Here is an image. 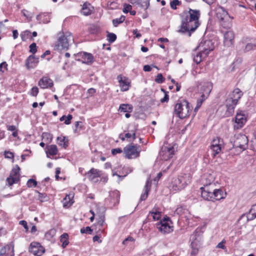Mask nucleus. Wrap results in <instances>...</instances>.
<instances>
[{
	"instance_id": "nucleus-1",
	"label": "nucleus",
	"mask_w": 256,
	"mask_h": 256,
	"mask_svg": "<svg viewBox=\"0 0 256 256\" xmlns=\"http://www.w3.org/2000/svg\"><path fill=\"white\" fill-rule=\"evenodd\" d=\"M200 12L198 10L190 9L188 14L182 20L180 28L178 32H192L200 26L199 18Z\"/></svg>"
},
{
	"instance_id": "nucleus-2",
	"label": "nucleus",
	"mask_w": 256,
	"mask_h": 256,
	"mask_svg": "<svg viewBox=\"0 0 256 256\" xmlns=\"http://www.w3.org/2000/svg\"><path fill=\"white\" fill-rule=\"evenodd\" d=\"M205 190L202 192V197L207 200H220L226 198V193L221 188L216 187L208 188L206 186Z\"/></svg>"
},
{
	"instance_id": "nucleus-3",
	"label": "nucleus",
	"mask_w": 256,
	"mask_h": 256,
	"mask_svg": "<svg viewBox=\"0 0 256 256\" xmlns=\"http://www.w3.org/2000/svg\"><path fill=\"white\" fill-rule=\"evenodd\" d=\"M191 111L192 108L186 100L178 101L174 106V114L181 119L188 117Z\"/></svg>"
},
{
	"instance_id": "nucleus-4",
	"label": "nucleus",
	"mask_w": 256,
	"mask_h": 256,
	"mask_svg": "<svg viewBox=\"0 0 256 256\" xmlns=\"http://www.w3.org/2000/svg\"><path fill=\"white\" fill-rule=\"evenodd\" d=\"M191 182V176L190 174H182L178 176L172 182V188L174 190L184 189Z\"/></svg>"
},
{
	"instance_id": "nucleus-5",
	"label": "nucleus",
	"mask_w": 256,
	"mask_h": 256,
	"mask_svg": "<svg viewBox=\"0 0 256 256\" xmlns=\"http://www.w3.org/2000/svg\"><path fill=\"white\" fill-rule=\"evenodd\" d=\"M248 142V138L246 135L240 134H236L233 142V148L242 152L247 148Z\"/></svg>"
},
{
	"instance_id": "nucleus-6",
	"label": "nucleus",
	"mask_w": 256,
	"mask_h": 256,
	"mask_svg": "<svg viewBox=\"0 0 256 256\" xmlns=\"http://www.w3.org/2000/svg\"><path fill=\"white\" fill-rule=\"evenodd\" d=\"M174 154V150L173 146L164 144L162 147L160 156L162 160H168Z\"/></svg>"
},
{
	"instance_id": "nucleus-7",
	"label": "nucleus",
	"mask_w": 256,
	"mask_h": 256,
	"mask_svg": "<svg viewBox=\"0 0 256 256\" xmlns=\"http://www.w3.org/2000/svg\"><path fill=\"white\" fill-rule=\"evenodd\" d=\"M171 224L169 218H164L158 224L157 228L162 233L168 234L173 230V227L170 226Z\"/></svg>"
},
{
	"instance_id": "nucleus-8",
	"label": "nucleus",
	"mask_w": 256,
	"mask_h": 256,
	"mask_svg": "<svg viewBox=\"0 0 256 256\" xmlns=\"http://www.w3.org/2000/svg\"><path fill=\"white\" fill-rule=\"evenodd\" d=\"M140 151V148L138 150L136 146L134 145H128L124 148L125 156L129 159L138 157Z\"/></svg>"
},
{
	"instance_id": "nucleus-9",
	"label": "nucleus",
	"mask_w": 256,
	"mask_h": 256,
	"mask_svg": "<svg viewBox=\"0 0 256 256\" xmlns=\"http://www.w3.org/2000/svg\"><path fill=\"white\" fill-rule=\"evenodd\" d=\"M223 146V140L218 137H216L212 140L210 144V150L212 151L213 156L220 153L222 148Z\"/></svg>"
},
{
	"instance_id": "nucleus-10",
	"label": "nucleus",
	"mask_w": 256,
	"mask_h": 256,
	"mask_svg": "<svg viewBox=\"0 0 256 256\" xmlns=\"http://www.w3.org/2000/svg\"><path fill=\"white\" fill-rule=\"evenodd\" d=\"M71 40H74L70 33H62L58 38V46L62 48H68Z\"/></svg>"
},
{
	"instance_id": "nucleus-11",
	"label": "nucleus",
	"mask_w": 256,
	"mask_h": 256,
	"mask_svg": "<svg viewBox=\"0 0 256 256\" xmlns=\"http://www.w3.org/2000/svg\"><path fill=\"white\" fill-rule=\"evenodd\" d=\"M20 168L18 165L12 170L9 177L6 178V182L9 186L18 183L20 180Z\"/></svg>"
},
{
	"instance_id": "nucleus-12",
	"label": "nucleus",
	"mask_w": 256,
	"mask_h": 256,
	"mask_svg": "<svg viewBox=\"0 0 256 256\" xmlns=\"http://www.w3.org/2000/svg\"><path fill=\"white\" fill-rule=\"evenodd\" d=\"M214 49V46L212 40H205L202 41L196 48L198 50H201L208 55L210 52L213 50Z\"/></svg>"
},
{
	"instance_id": "nucleus-13",
	"label": "nucleus",
	"mask_w": 256,
	"mask_h": 256,
	"mask_svg": "<svg viewBox=\"0 0 256 256\" xmlns=\"http://www.w3.org/2000/svg\"><path fill=\"white\" fill-rule=\"evenodd\" d=\"M29 252L35 256H41L45 250L39 242H33L30 244Z\"/></svg>"
},
{
	"instance_id": "nucleus-14",
	"label": "nucleus",
	"mask_w": 256,
	"mask_h": 256,
	"mask_svg": "<svg viewBox=\"0 0 256 256\" xmlns=\"http://www.w3.org/2000/svg\"><path fill=\"white\" fill-rule=\"evenodd\" d=\"M102 175V172L94 168H91L86 174V177L92 182H96Z\"/></svg>"
},
{
	"instance_id": "nucleus-15",
	"label": "nucleus",
	"mask_w": 256,
	"mask_h": 256,
	"mask_svg": "<svg viewBox=\"0 0 256 256\" xmlns=\"http://www.w3.org/2000/svg\"><path fill=\"white\" fill-rule=\"evenodd\" d=\"M214 177L211 174H206L204 176L202 184L204 186L200 188L201 192L205 190L206 186L208 188L216 187L215 183L214 182Z\"/></svg>"
},
{
	"instance_id": "nucleus-16",
	"label": "nucleus",
	"mask_w": 256,
	"mask_h": 256,
	"mask_svg": "<svg viewBox=\"0 0 256 256\" xmlns=\"http://www.w3.org/2000/svg\"><path fill=\"white\" fill-rule=\"evenodd\" d=\"M246 120V116L242 113H238L235 116V122L234 125V129H240L245 124Z\"/></svg>"
},
{
	"instance_id": "nucleus-17",
	"label": "nucleus",
	"mask_w": 256,
	"mask_h": 256,
	"mask_svg": "<svg viewBox=\"0 0 256 256\" xmlns=\"http://www.w3.org/2000/svg\"><path fill=\"white\" fill-rule=\"evenodd\" d=\"M237 103L234 100L230 99L228 98L226 100L225 104L226 108V114L228 116L232 115L234 112V110Z\"/></svg>"
},
{
	"instance_id": "nucleus-18",
	"label": "nucleus",
	"mask_w": 256,
	"mask_h": 256,
	"mask_svg": "<svg viewBox=\"0 0 256 256\" xmlns=\"http://www.w3.org/2000/svg\"><path fill=\"white\" fill-rule=\"evenodd\" d=\"M14 244H7L0 250V256H14Z\"/></svg>"
},
{
	"instance_id": "nucleus-19",
	"label": "nucleus",
	"mask_w": 256,
	"mask_h": 256,
	"mask_svg": "<svg viewBox=\"0 0 256 256\" xmlns=\"http://www.w3.org/2000/svg\"><path fill=\"white\" fill-rule=\"evenodd\" d=\"M38 85L41 88H52L53 85V81L48 76H43L40 80Z\"/></svg>"
},
{
	"instance_id": "nucleus-20",
	"label": "nucleus",
	"mask_w": 256,
	"mask_h": 256,
	"mask_svg": "<svg viewBox=\"0 0 256 256\" xmlns=\"http://www.w3.org/2000/svg\"><path fill=\"white\" fill-rule=\"evenodd\" d=\"M38 58L32 54L26 60V66L28 69L35 68L38 63Z\"/></svg>"
},
{
	"instance_id": "nucleus-21",
	"label": "nucleus",
	"mask_w": 256,
	"mask_h": 256,
	"mask_svg": "<svg viewBox=\"0 0 256 256\" xmlns=\"http://www.w3.org/2000/svg\"><path fill=\"white\" fill-rule=\"evenodd\" d=\"M207 56V54L201 50H198L196 48L192 53L194 61L197 64H200Z\"/></svg>"
},
{
	"instance_id": "nucleus-22",
	"label": "nucleus",
	"mask_w": 256,
	"mask_h": 256,
	"mask_svg": "<svg viewBox=\"0 0 256 256\" xmlns=\"http://www.w3.org/2000/svg\"><path fill=\"white\" fill-rule=\"evenodd\" d=\"M94 8L92 5L88 2H85L80 10L81 13L84 16H90L94 12Z\"/></svg>"
},
{
	"instance_id": "nucleus-23",
	"label": "nucleus",
	"mask_w": 256,
	"mask_h": 256,
	"mask_svg": "<svg viewBox=\"0 0 256 256\" xmlns=\"http://www.w3.org/2000/svg\"><path fill=\"white\" fill-rule=\"evenodd\" d=\"M234 33H224V44L227 47L232 46L234 42Z\"/></svg>"
},
{
	"instance_id": "nucleus-24",
	"label": "nucleus",
	"mask_w": 256,
	"mask_h": 256,
	"mask_svg": "<svg viewBox=\"0 0 256 256\" xmlns=\"http://www.w3.org/2000/svg\"><path fill=\"white\" fill-rule=\"evenodd\" d=\"M222 10L223 16L220 18V20L222 21L221 25L224 28L226 29H228L231 27L232 23L230 21L226 22L224 20H226L228 18H230V16H229L227 12V11L225 10L223 8H222Z\"/></svg>"
},
{
	"instance_id": "nucleus-25",
	"label": "nucleus",
	"mask_w": 256,
	"mask_h": 256,
	"mask_svg": "<svg viewBox=\"0 0 256 256\" xmlns=\"http://www.w3.org/2000/svg\"><path fill=\"white\" fill-rule=\"evenodd\" d=\"M110 202L112 204L110 206H114L119 202L120 192L116 190L110 193Z\"/></svg>"
},
{
	"instance_id": "nucleus-26",
	"label": "nucleus",
	"mask_w": 256,
	"mask_h": 256,
	"mask_svg": "<svg viewBox=\"0 0 256 256\" xmlns=\"http://www.w3.org/2000/svg\"><path fill=\"white\" fill-rule=\"evenodd\" d=\"M242 95L243 92L242 91H241L240 89L236 88H235L229 95L228 98L232 100H234V101L238 102Z\"/></svg>"
},
{
	"instance_id": "nucleus-27",
	"label": "nucleus",
	"mask_w": 256,
	"mask_h": 256,
	"mask_svg": "<svg viewBox=\"0 0 256 256\" xmlns=\"http://www.w3.org/2000/svg\"><path fill=\"white\" fill-rule=\"evenodd\" d=\"M81 56L82 58L84 60L83 62L87 64H90L94 61V58L90 53L83 52L82 53Z\"/></svg>"
},
{
	"instance_id": "nucleus-28",
	"label": "nucleus",
	"mask_w": 256,
	"mask_h": 256,
	"mask_svg": "<svg viewBox=\"0 0 256 256\" xmlns=\"http://www.w3.org/2000/svg\"><path fill=\"white\" fill-rule=\"evenodd\" d=\"M40 23L47 24L50 22V16L48 13H42L36 16V18Z\"/></svg>"
},
{
	"instance_id": "nucleus-29",
	"label": "nucleus",
	"mask_w": 256,
	"mask_h": 256,
	"mask_svg": "<svg viewBox=\"0 0 256 256\" xmlns=\"http://www.w3.org/2000/svg\"><path fill=\"white\" fill-rule=\"evenodd\" d=\"M212 84L210 82L204 83L201 87L200 90L202 91V94L204 95L206 94L208 96L212 90Z\"/></svg>"
},
{
	"instance_id": "nucleus-30",
	"label": "nucleus",
	"mask_w": 256,
	"mask_h": 256,
	"mask_svg": "<svg viewBox=\"0 0 256 256\" xmlns=\"http://www.w3.org/2000/svg\"><path fill=\"white\" fill-rule=\"evenodd\" d=\"M151 186V182L148 180L144 187V192L141 194L140 200H144L148 196V192Z\"/></svg>"
},
{
	"instance_id": "nucleus-31",
	"label": "nucleus",
	"mask_w": 256,
	"mask_h": 256,
	"mask_svg": "<svg viewBox=\"0 0 256 256\" xmlns=\"http://www.w3.org/2000/svg\"><path fill=\"white\" fill-rule=\"evenodd\" d=\"M46 153L47 154H50L52 156L56 155L58 153V150L56 145L51 144L47 146L46 147Z\"/></svg>"
},
{
	"instance_id": "nucleus-32",
	"label": "nucleus",
	"mask_w": 256,
	"mask_h": 256,
	"mask_svg": "<svg viewBox=\"0 0 256 256\" xmlns=\"http://www.w3.org/2000/svg\"><path fill=\"white\" fill-rule=\"evenodd\" d=\"M120 86L122 90L126 91L128 90L130 83L126 80H123L122 78L120 76L118 77Z\"/></svg>"
},
{
	"instance_id": "nucleus-33",
	"label": "nucleus",
	"mask_w": 256,
	"mask_h": 256,
	"mask_svg": "<svg viewBox=\"0 0 256 256\" xmlns=\"http://www.w3.org/2000/svg\"><path fill=\"white\" fill-rule=\"evenodd\" d=\"M198 233V232H197V230H195V232H194V234L190 236V240H192V242H191V246H192V250L191 252V254H193V255H196L198 252V249L196 248H194V245L195 244L194 240L196 239V236Z\"/></svg>"
},
{
	"instance_id": "nucleus-34",
	"label": "nucleus",
	"mask_w": 256,
	"mask_h": 256,
	"mask_svg": "<svg viewBox=\"0 0 256 256\" xmlns=\"http://www.w3.org/2000/svg\"><path fill=\"white\" fill-rule=\"evenodd\" d=\"M60 241L62 243V247L66 248L69 244L68 234L67 233L62 234L60 236Z\"/></svg>"
},
{
	"instance_id": "nucleus-35",
	"label": "nucleus",
	"mask_w": 256,
	"mask_h": 256,
	"mask_svg": "<svg viewBox=\"0 0 256 256\" xmlns=\"http://www.w3.org/2000/svg\"><path fill=\"white\" fill-rule=\"evenodd\" d=\"M256 218V205H254L250 210L249 213L247 215L248 220H251Z\"/></svg>"
},
{
	"instance_id": "nucleus-36",
	"label": "nucleus",
	"mask_w": 256,
	"mask_h": 256,
	"mask_svg": "<svg viewBox=\"0 0 256 256\" xmlns=\"http://www.w3.org/2000/svg\"><path fill=\"white\" fill-rule=\"evenodd\" d=\"M119 110L124 112H131L132 107L128 104H122L120 106Z\"/></svg>"
},
{
	"instance_id": "nucleus-37",
	"label": "nucleus",
	"mask_w": 256,
	"mask_h": 256,
	"mask_svg": "<svg viewBox=\"0 0 256 256\" xmlns=\"http://www.w3.org/2000/svg\"><path fill=\"white\" fill-rule=\"evenodd\" d=\"M72 118V114H68L67 116H62L60 118V122H62L64 120V124H70L71 122V120Z\"/></svg>"
},
{
	"instance_id": "nucleus-38",
	"label": "nucleus",
	"mask_w": 256,
	"mask_h": 256,
	"mask_svg": "<svg viewBox=\"0 0 256 256\" xmlns=\"http://www.w3.org/2000/svg\"><path fill=\"white\" fill-rule=\"evenodd\" d=\"M22 15L26 18V19L28 22L30 21L32 18L34 16L33 14L25 10H22Z\"/></svg>"
},
{
	"instance_id": "nucleus-39",
	"label": "nucleus",
	"mask_w": 256,
	"mask_h": 256,
	"mask_svg": "<svg viewBox=\"0 0 256 256\" xmlns=\"http://www.w3.org/2000/svg\"><path fill=\"white\" fill-rule=\"evenodd\" d=\"M74 202L70 200V195H67L63 200V206L64 207L71 206Z\"/></svg>"
},
{
	"instance_id": "nucleus-40",
	"label": "nucleus",
	"mask_w": 256,
	"mask_h": 256,
	"mask_svg": "<svg viewBox=\"0 0 256 256\" xmlns=\"http://www.w3.org/2000/svg\"><path fill=\"white\" fill-rule=\"evenodd\" d=\"M125 20L124 16H121L119 18H116L112 20V24L114 26H118L120 24L122 23Z\"/></svg>"
},
{
	"instance_id": "nucleus-41",
	"label": "nucleus",
	"mask_w": 256,
	"mask_h": 256,
	"mask_svg": "<svg viewBox=\"0 0 256 256\" xmlns=\"http://www.w3.org/2000/svg\"><path fill=\"white\" fill-rule=\"evenodd\" d=\"M105 224V216L104 213L100 214L98 216V224L100 226H103Z\"/></svg>"
},
{
	"instance_id": "nucleus-42",
	"label": "nucleus",
	"mask_w": 256,
	"mask_h": 256,
	"mask_svg": "<svg viewBox=\"0 0 256 256\" xmlns=\"http://www.w3.org/2000/svg\"><path fill=\"white\" fill-rule=\"evenodd\" d=\"M55 234L56 230L52 229L46 233L45 237L47 240H50L54 236Z\"/></svg>"
},
{
	"instance_id": "nucleus-43",
	"label": "nucleus",
	"mask_w": 256,
	"mask_h": 256,
	"mask_svg": "<svg viewBox=\"0 0 256 256\" xmlns=\"http://www.w3.org/2000/svg\"><path fill=\"white\" fill-rule=\"evenodd\" d=\"M107 40L110 43L114 42L116 39V36L114 33H108Z\"/></svg>"
},
{
	"instance_id": "nucleus-44",
	"label": "nucleus",
	"mask_w": 256,
	"mask_h": 256,
	"mask_svg": "<svg viewBox=\"0 0 256 256\" xmlns=\"http://www.w3.org/2000/svg\"><path fill=\"white\" fill-rule=\"evenodd\" d=\"M150 214H152L154 220H158L160 218L161 212H160L152 211L150 212Z\"/></svg>"
},
{
	"instance_id": "nucleus-45",
	"label": "nucleus",
	"mask_w": 256,
	"mask_h": 256,
	"mask_svg": "<svg viewBox=\"0 0 256 256\" xmlns=\"http://www.w3.org/2000/svg\"><path fill=\"white\" fill-rule=\"evenodd\" d=\"M208 96H207L206 94L204 95V94H201L200 98L198 99L196 103L198 104V106H202L204 101Z\"/></svg>"
},
{
	"instance_id": "nucleus-46",
	"label": "nucleus",
	"mask_w": 256,
	"mask_h": 256,
	"mask_svg": "<svg viewBox=\"0 0 256 256\" xmlns=\"http://www.w3.org/2000/svg\"><path fill=\"white\" fill-rule=\"evenodd\" d=\"M187 210L182 206L178 207L175 210L174 213L178 215L183 214Z\"/></svg>"
},
{
	"instance_id": "nucleus-47",
	"label": "nucleus",
	"mask_w": 256,
	"mask_h": 256,
	"mask_svg": "<svg viewBox=\"0 0 256 256\" xmlns=\"http://www.w3.org/2000/svg\"><path fill=\"white\" fill-rule=\"evenodd\" d=\"M92 232V230L91 229L90 227L86 226L80 229V232L82 234H91Z\"/></svg>"
},
{
	"instance_id": "nucleus-48",
	"label": "nucleus",
	"mask_w": 256,
	"mask_h": 256,
	"mask_svg": "<svg viewBox=\"0 0 256 256\" xmlns=\"http://www.w3.org/2000/svg\"><path fill=\"white\" fill-rule=\"evenodd\" d=\"M181 4L180 2L178 0H173L170 2V7L173 10L176 9V6L180 5Z\"/></svg>"
},
{
	"instance_id": "nucleus-49",
	"label": "nucleus",
	"mask_w": 256,
	"mask_h": 256,
	"mask_svg": "<svg viewBox=\"0 0 256 256\" xmlns=\"http://www.w3.org/2000/svg\"><path fill=\"white\" fill-rule=\"evenodd\" d=\"M132 9V6L129 4H124V8L122 11L124 13L127 14L130 12Z\"/></svg>"
},
{
	"instance_id": "nucleus-50",
	"label": "nucleus",
	"mask_w": 256,
	"mask_h": 256,
	"mask_svg": "<svg viewBox=\"0 0 256 256\" xmlns=\"http://www.w3.org/2000/svg\"><path fill=\"white\" fill-rule=\"evenodd\" d=\"M164 78L161 74H158L155 79L156 82L158 84H162L164 82Z\"/></svg>"
},
{
	"instance_id": "nucleus-51",
	"label": "nucleus",
	"mask_w": 256,
	"mask_h": 256,
	"mask_svg": "<svg viewBox=\"0 0 256 256\" xmlns=\"http://www.w3.org/2000/svg\"><path fill=\"white\" fill-rule=\"evenodd\" d=\"M256 48H254L253 43H248L245 46L244 51L246 52H249L251 50H254Z\"/></svg>"
},
{
	"instance_id": "nucleus-52",
	"label": "nucleus",
	"mask_w": 256,
	"mask_h": 256,
	"mask_svg": "<svg viewBox=\"0 0 256 256\" xmlns=\"http://www.w3.org/2000/svg\"><path fill=\"white\" fill-rule=\"evenodd\" d=\"M26 184L28 188L32 187V186H36L37 182L36 180L31 178L28 180Z\"/></svg>"
},
{
	"instance_id": "nucleus-53",
	"label": "nucleus",
	"mask_w": 256,
	"mask_h": 256,
	"mask_svg": "<svg viewBox=\"0 0 256 256\" xmlns=\"http://www.w3.org/2000/svg\"><path fill=\"white\" fill-rule=\"evenodd\" d=\"M38 93V88L36 86H34L32 88L30 94L32 96H36Z\"/></svg>"
},
{
	"instance_id": "nucleus-54",
	"label": "nucleus",
	"mask_w": 256,
	"mask_h": 256,
	"mask_svg": "<svg viewBox=\"0 0 256 256\" xmlns=\"http://www.w3.org/2000/svg\"><path fill=\"white\" fill-rule=\"evenodd\" d=\"M140 7L142 8H144V10H146L150 6V0H146V1L143 2L142 4H140Z\"/></svg>"
},
{
	"instance_id": "nucleus-55",
	"label": "nucleus",
	"mask_w": 256,
	"mask_h": 256,
	"mask_svg": "<svg viewBox=\"0 0 256 256\" xmlns=\"http://www.w3.org/2000/svg\"><path fill=\"white\" fill-rule=\"evenodd\" d=\"M226 242V241L225 240H223L221 242H219L217 246H216V248H222V250L226 249V246H225V244Z\"/></svg>"
},
{
	"instance_id": "nucleus-56",
	"label": "nucleus",
	"mask_w": 256,
	"mask_h": 256,
	"mask_svg": "<svg viewBox=\"0 0 256 256\" xmlns=\"http://www.w3.org/2000/svg\"><path fill=\"white\" fill-rule=\"evenodd\" d=\"M37 51L36 46L35 43L32 44L30 46V52L33 54H35Z\"/></svg>"
},
{
	"instance_id": "nucleus-57",
	"label": "nucleus",
	"mask_w": 256,
	"mask_h": 256,
	"mask_svg": "<svg viewBox=\"0 0 256 256\" xmlns=\"http://www.w3.org/2000/svg\"><path fill=\"white\" fill-rule=\"evenodd\" d=\"M8 64L6 62H2L0 64V71L4 72L5 70H7Z\"/></svg>"
},
{
	"instance_id": "nucleus-58",
	"label": "nucleus",
	"mask_w": 256,
	"mask_h": 256,
	"mask_svg": "<svg viewBox=\"0 0 256 256\" xmlns=\"http://www.w3.org/2000/svg\"><path fill=\"white\" fill-rule=\"evenodd\" d=\"M82 124V122H76L75 124H74V132H76L77 131V130L78 128H80V129L81 128Z\"/></svg>"
},
{
	"instance_id": "nucleus-59",
	"label": "nucleus",
	"mask_w": 256,
	"mask_h": 256,
	"mask_svg": "<svg viewBox=\"0 0 256 256\" xmlns=\"http://www.w3.org/2000/svg\"><path fill=\"white\" fill-rule=\"evenodd\" d=\"M134 241V239L132 236H128L126 238L123 242L122 244L124 245H126L128 244V242H132Z\"/></svg>"
},
{
	"instance_id": "nucleus-60",
	"label": "nucleus",
	"mask_w": 256,
	"mask_h": 256,
	"mask_svg": "<svg viewBox=\"0 0 256 256\" xmlns=\"http://www.w3.org/2000/svg\"><path fill=\"white\" fill-rule=\"evenodd\" d=\"M58 140H60V142H59V144L60 145V146H67L68 145L66 144V142H65V138H59L58 137Z\"/></svg>"
},
{
	"instance_id": "nucleus-61",
	"label": "nucleus",
	"mask_w": 256,
	"mask_h": 256,
	"mask_svg": "<svg viewBox=\"0 0 256 256\" xmlns=\"http://www.w3.org/2000/svg\"><path fill=\"white\" fill-rule=\"evenodd\" d=\"M122 150L120 148H114L112 150V154L115 155L117 154H120L122 152Z\"/></svg>"
},
{
	"instance_id": "nucleus-62",
	"label": "nucleus",
	"mask_w": 256,
	"mask_h": 256,
	"mask_svg": "<svg viewBox=\"0 0 256 256\" xmlns=\"http://www.w3.org/2000/svg\"><path fill=\"white\" fill-rule=\"evenodd\" d=\"M19 224L22 226L26 231L28 230V228L27 224V222L26 220H22L20 221Z\"/></svg>"
},
{
	"instance_id": "nucleus-63",
	"label": "nucleus",
	"mask_w": 256,
	"mask_h": 256,
	"mask_svg": "<svg viewBox=\"0 0 256 256\" xmlns=\"http://www.w3.org/2000/svg\"><path fill=\"white\" fill-rule=\"evenodd\" d=\"M254 138L252 140V145L253 150L256 151V134H254Z\"/></svg>"
},
{
	"instance_id": "nucleus-64",
	"label": "nucleus",
	"mask_w": 256,
	"mask_h": 256,
	"mask_svg": "<svg viewBox=\"0 0 256 256\" xmlns=\"http://www.w3.org/2000/svg\"><path fill=\"white\" fill-rule=\"evenodd\" d=\"M4 156L6 158H10L14 157V154L12 152H6L4 153Z\"/></svg>"
}]
</instances>
